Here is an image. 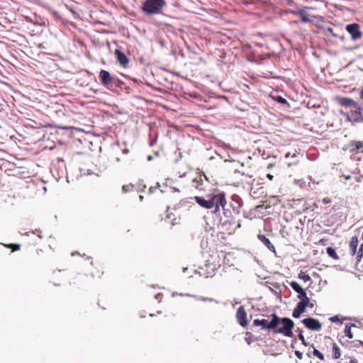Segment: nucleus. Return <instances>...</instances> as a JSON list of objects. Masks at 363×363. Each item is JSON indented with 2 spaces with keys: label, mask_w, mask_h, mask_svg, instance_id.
Masks as SVG:
<instances>
[{
  "label": "nucleus",
  "mask_w": 363,
  "mask_h": 363,
  "mask_svg": "<svg viewBox=\"0 0 363 363\" xmlns=\"http://www.w3.org/2000/svg\"><path fill=\"white\" fill-rule=\"evenodd\" d=\"M340 114L343 116H345L347 121H348V122L350 121V112H345L342 110H340Z\"/></svg>",
  "instance_id": "43"
},
{
  "label": "nucleus",
  "mask_w": 363,
  "mask_h": 363,
  "mask_svg": "<svg viewBox=\"0 0 363 363\" xmlns=\"http://www.w3.org/2000/svg\"><path fill=\"white\" fill-rule=\"evenodd\" d=\"M269 291L274 294L279 299H281V296L276 291L274 290L273 288L272 287H269Z\"/></svg>",
  "instance_id": "47"
},
{
  "label": "nucleus",
  "mask_w": 363,
  "mask_h": 363,
  "mask_svg": "<svg viewBox=\"0 0 363 363\" xmlns=\"http://www.w3.org/2000/svg\"><path fill=\"white\" fill-rule=\"evenodd\" d=\"M281 324L282 327L274 329L273 333H279L285 337H294V335L292 330L295 325L294 322L288 317H283Z\"/></svg>",
  "instance_id": "2"
},
{
  "label": "nucleus",
  "mask_w": 363,
  "mask_h": 363,
  "mask_svg": "<svg viewBox=\"0 0 363 363\" xmlns=\"http://www.w3.org/2000/svg\"><path fill=\"white\" fill-rule=\"evenodd\" d=\"M357 327L354 323H348L345 324V327L344 329V333L346 337H347L349 339L353 338V333L351 330L352 328Z\"/></svg>",
  "instance_id": "20"
},
{
  "label": "nucleus",
  "mask_w": 363,
  "mask_h": 363,
  "mask_svg": "<svg viewBox=\"0 0 363 363\" xmlns=\"http://www.w3.org/2000/svg\"><path fill=\"white\" fill-rule=\"evenodd\" d=\"M263 206H264V205H263V204L258 205V206H257L255 208V209H254V210H258V209H259V208H263Z\"/></svg>",
  "instance_id": "61"
},
{
  "label": "nucleus",
  "mask_w": 363,
  "mask_h": 363,
  "mask_svg": "<svg viewBox=\"0 0 363 363\" xmlns=\"http://www.w3.org/2000/svg\"><path fill=\"white\" fill-rule=\"evenodd\" d=\"M4 246L8 248H11L13 252L17 251L21 248V245L16 243L6 244Z\"/></svg>",
  "instance_id": "35"
},
{
  "label": "nucleus",
  "mask_w": 363,
  "mask_h": 363,
  "mask_svg": "<svg viewBox=\"0 0 363 363\" xmlns=\"http://www.w3.org/2000/svg\"><path fill=\"white\" fill-rule=\"evenodd\" d=\"M306 310V309L302 306V303H297L292 311V317L294 318H299Z\"/></svg>",
  "instance_id": "17"
},
{
  "label": "nucleus",
  "mask_w": 363,
  "mask_h": 363,
  "mask_svg": "<svg viewBox=\"0 0 363 363\" xmlns=\"http://www.w3.org/2000/svg\"><path fill=\"white\" fill-rule=\"evenodd\" d=\"M350 363H358V360L355 357H350Z\"/></svg>",
  "instance_id": "55"
},
{
  "label": "nucleus",
  "mask_w": 363,
  "mask_h": 363,
  "mask_svg": "<svg viewBox=\"0 0 363 363\" xmlns=\"http://www.w3.org/2000/svg\"><path fill=\"white\" fill-rule=\"evenodd\" d=\"M99 78L101 79V82L103 84L107 85L108 84L112 79V77L110 74V73L104 69H102L99 72Z\"/></svg>",
  "instance_id": "16"
},
{
  "label": "nucleus",
  "mask_w": 363,
  "mask_h": 363,
  "mask_svg": "<svg viewBox=\"0 0 363 363\" xmlns=\"http://www.w3.org/2000/svg\"><path fill=\"white\" fill-rule=\"evenodd\" d=\"M300 21L302 23H311L313 22V20L309 18L308 13L306 11L303 14L300 16Z\"/></svg>",
  "instance_id": "32"
},
{
  "label": "nucleus",
  "mask_w": 363,
  "mask_h": 363,
  "mask_svg": "<svg viewBox=\"0 0 363 363\" xmlns=\"http://www.w3.org/2000/svg\"><path fill=\"white\" fill-rule=\"evenodd\" d=\"M359 99L363 101V86H362L359 92Z\"/></svg>",
  "instance_id": "54"
},
{
  "label": "nucleus",
  "mask_w": 363,
  "mask_h": 363,
  "mask_svg": "<svg viewBox=\"0 0 363 363\" xmlns=\"http://www.w3.org/2000/svg\"><path fill=\"white\" fill-rule=\"evenodd\" d=\"M253 211H254V209H251L250 211L248 212H244L243 213V216L246 218H250L252 219V217L254 216H253Z\"/></svg>",
  "instance_id": "42"
},
{
  "label": "nucleus",
  "mask_w": 363,
  "mask_h": 363,
  "mask_svg": "<svg viewBox=\"0 0 363 363\" xmlns=\"http://www.w3.org/2000/svg\"><path fill=\"white\" fill-rule=\"evenodd\" d=\"M134 189H135L138 192H143L145 191L146 185L144 184L142 182H140L136 184V186H135Z\"/></svg>",
  "instance_id": "34"
},
{
  "label": "nucleus",
  "mask_w": 363,
  "mask_h": 363,
  "mask_svg": "<svg viewBox=\"0 0 363 363\" xmlns=\"http://www.w3.org/2000/svg\"><path fill=\"white\" fill-rule=\"evenodd\" d=\"M104 140L105 142H107V143L111 142V143L112 137L111 135L106 133V137L104 138Z\"/></svg>",
  "instance_id": "50"
},
{
  "label": "nucleus",
  "mask_w": 363,
  "mask_h": 363,
  "mask_svg": "<svg viewBox=\"0 0 363 363\" xmlns=\"http://www.w3.org/2000/svg\"><path fill=\"white\" fill-rule=\"evenodd\" d=\"M298 294H297V298L301 301L303 299H306V297L308 296H307V293H306V289H304L303 288L301 289V291H298V292H296Z\"/></svg>",
  "instance_id": "33"
},
{
  "label": "nucleus",
  "mask_w": 363,
  "mask_h": 363,
  "mask_svg": "<svg viewBox=\"0 0 363 363\" xmlns=\"http://www.w3.org/2000/svg\"><path fill=\"white\" fill-rule=\"evenodd\" d=\"M332 350H333V358L335 359H339L341 356V352H340V350L339 347L337 346V345L336 343L334 342L333 344Z\"/></svg>",
  "instance_id": "24"
},
{
  "label": "nucleus",
  "mask_w": 363,
  "mask_h": 363,
  "mask_svg": "<svg viewBox=\"0 0 363 363\" xmlns=\"http://www.w3.org/2000/svg\"><path fill=\"white\" fill-rule=\"evenodd\" d=\"M323 203L324 204H328V203H331V199L328 198V197H325L323 199Z\"/></svg>",
  "instance_id": "52"
},
{
  "label": "nucleus",
  "mask_w": 363,
  "mask_h": 363,
  "mask_svg": "<svg viewBox=\"0 0 363 363\" xmlns=\"http://www.w3.org/2000/svg\"><path fill=\"white\" fill-rule=\"evenodd\" d=\"M342 177L346 179V180H349L351 179V176L350 175H342Z\"/></svg>",
  "instance_id": "63"
},
{
  "label": "nucleus",
  "mask_w": 363,
  "mask_h": 363,
  "mask_svg": "<svg viewBox=\"0 0 363 363\" xmlns=\"http://www.w3.org/2000/svg\"><path fill=\"white\" fill-rule=\"evenodd\" d=\"M271 320H268L269 330H274V329L277 328L278 325L281 324L282 318L279 317L275 312L271 315Z\"/></svg>",
  "instance_id": "14"
},
{
  "label": "nucleus",
  "mask_w": 363,
  "mask_h": 363,
  "mask_svg": "<svg viewBox=\"0 0 363 363\" xmlns=\"http://www.w3.org/2000/svg\"><path fill=\"white\" fill-rule=\"evenodd\" d=\"M252 324L253 326L261 327L262 330H269L268 319H255Z\"/></svg>",
  "instance_id": "18"
},
{
  "label": "nucleus",
  "mask_w": 363,
  "mask_h": 363,
  "mask_svg": "<svg viewBox=\"0 0 363 363\" xmlns=\"http://www.w3.org/2000/svg\"><path fill=\"white\" fill-rule=\"evenodd\" d=\"M162 294L161 293H158V294H157L155 295V298H156V299H158V298H160V297H162Z\"/></svg>",
  "instance_id": "62"
},
{
  "label": "nucleus",
  "mask_w": 363,
  "mask_h": 363,
  "mask_svg": "<svg viewBox=\"0 0 363 363\" xmlns=\"http://www.w3.org/2000/svg\"><path fill=\"white\" fill-rule=\"evenodd\" d=\"M343 150H348L350 153L359 154L363 152V141L351 140L342 148Z\"/></svg>",
  "instance_id": "5"
},
{
  "label": "nucleus",
  "mask_w": 363,
  "mask_h": 363,
  "mask_svg": "<svg viewBox=\"0 0 363 363\" xmlns=\"http://www.w3.org/2000/svg\"><path fill=\"white\" fill-rule=\"evenodd\" d=\"M298 278L299 279L303 280L306 282L309 281L311 279L309 274L302 270L298 273Z\"/></svg>",
  "instance_id": "29"
},
{
  "label": "nucleus",
  "mask_w": 363,
  "mask_h": 363,
  "mask_svg": "<svg viewBox=\"0 0 363 363\" xmlns=\"http://www.w3.org/2000/svg\"><path fill=\"white\" fill-rule=\"evenodd\" d=\"M336 101L342 106L345 108H354L359 103L350 97L337 96Z\"/></svg>",
  "instance_id": "11"
},
{
  "label": "nucleus",
  "mask_w": 363,
  "mask_h": 363,
  "mask_svg": "<svg viewBox=\"0 0 363 363\" xmlns=\"http://www.w3.org/2000/svg\"><path fill=\"white\" fill-rule=\"evenodd\" d=\"M306 306H307V308H313L314 306V304L313 302H311L310 301V303L308 304H307Z\"/></svg>",
  "instance_id": "59"
},
{
  "label": "nucleus",
  "mask_w": 363,
  "mask_h": 363,
  "mask_svg": "<svg viewBox=\"0 0 363 363\" xmlns=\"http://www.w3.org/2000/svg\"><path fill=\"white\" fill-rule=\"evenodd\" d=\"M340 343L343 346L347 347L349 349L358 348L361 345V340H355L352 341L346 340L345 343L340 340Z\"/></svg>",
  "instance_id": "19"
},
{
  "label": "nucleus",
  "mask_w": 363,
  "mask_h": 363,
  "mask_svg": "<svg viewBox=\"0 0 363 363\" xmlns=\"http://www.w3.org/2000/svg\"><path fill=\"white\" fill-rule=\"evenodd\" d=\"M171 189H172L173 192H179V189L177 187H172Z\"/></svg>",
  "instance_id": "60"
},
{
  "label": "nucleus",
  "mask_w": 363,
  "mask_h": 363,
  "mask_svg": "<svg viewBox=\"0 0 363 363\" xmlns=\"http://www.w3.org/2000/svg\"><path fill=\"white\" fill-rule=\"evenodd\" d=\"M245 340L248 345H250L252 342L257 340V338L250 332H247L245 333Z\"/></svg>",
  "instance_id": "28"
},
{
  "label": "nucleus",
  "mask_w": 363,
  "mask_h": 363,
  "mask_svg": "<svg viewBox=\"0 0 363 363\" xmlns=\"http://www.w3.org/2000/svg\"><path fill=\"white\" fill-rule=\"evenodd\" d=\"M361 105L358 104L354 109L350 111V121L352 124L363 123V117H362Z\"/></svg>",
  "instance_id": "7"
},
{
  "label": "nucleus",
  "mask_w": 363,
  "mask_h": 363,
  "mask_svg": "<svg viewBox=\"0 0 363 363\" xmlns=\"http://www.w3.org/2000/svg\"><path fill=\"white\" fill-rule=\"evenodd\" d=\"M223 213L226 218H230L231 216V211L229 209L225 208V206L223 208Z\"/></svg>",
  "instance_id": "45"
},
{
  "label": "nucleus",
  "mask_w": 363,
  "mask_h": 363,
  "mask_svg": "<svg viewBox=\"0 0 363 363\" xmlns=\"http://www.w3.org/2000/svg\"><path fill=\"white\" fill-rule=\"evenodd\" d=\"M296 332L298 333V339L301 341V344L303 345L304 346H310V344L309 342H306V340H305V337L303 335V330L298 328L296 330Z\"/></svg>",
  "instance_id": "26"
},
{
  "label": "nucleus",
  "mask_w": 363,
  "mask_h": 363,
  "mask_svg": "<svg viewBox=\"0 0 363 363\" xmlns=\"http://www.w3.org/2000/svg\"><path fill=\"white\" fill-rule=\"evenodd\" d=\"M260 284L268 287L269 289L271 287L270 285H272V283L269 281L261 282Z\"/></svg>",
  "instance_id": "56"
},
{
  "label": "nucleus",
  "mask_w": 363,
  "mask_h": 363,
  "mask_svg": "<svg viewBox=\"0 0 363 363\" xmlns=\"http://www.w3.org/2000/svg\"><path fill=\"white\" fill-rule=\"evenodd\" d=\"M357 256H356V262H355V269H358V264H359V262H361L362 257H363V251L361 249L360 250H358L356 253Z\"/></svg>",
  "instance_id": "30"
},
{
  "label": "nucleus",
  "mask_w": 363,
  "mask_h": 363,
  "mask_svg": "<svg viewBox=\"0 0 363 363\" xmlns=\"http://www.w3.org/2000/svg\"><path fill=\"white\" fill-rule=\"evenodd\" d=\"M359 48V45H355L354 46H351V47H344V48H342V50L345 51V52H350V51H353L356 49H358Z\"/></svg>",
  "instance_id": "38"
},
{
  "label": "nucleus",
  "mask_w": 363,
  "mask_h": 363,
  "mask_svg": "<svg viewBox=\"0 0 363 363\" xmlns=\"http://www.w3.org/2000/svg\"><path fill=\"white\" fill-rule=\"evenodd\" d=\"M347 319H350V318L342 317V319H340V317L338 315H333V316H331L330 318H329V320L330 322H332L333 323H337V324H342L343 320H347Z\"/></svg>",
  "instance_id": "25"
},
{
  "label": "nucleus",
  "mask_w": 363,
  "mask_h": 363,
  "mask_svg": "<svg viewBox=\"0 0 363 363\" xmlns=\"http://www.w3.org/2000/svg\"><path fill=\"white\" fill-rule=\"evenodd\" d=\"M301 323L308 330L320 331L322 328L321 323L316 318L308 317L301 320Z\"/></svg>",
  "instance_id": "3"
},
{
  "label": "nucleus",
  "mask_w": 363,
  "mask_h": 363,
  "mask_svg": "<svg viewBox=\"0 0 363 363\" xmlns=\"http://www.w3.org/2000/svg\"><path fill=\"white\" fill-rule=\"evenodd\" d=\"M116 146L120 149L122 154H128V153L129 150L127 147H124V148L121 149L118 141H115V147Z\"/></svg>",
  "instance_id": "40"
},
{
  "label": "nucleus",
  "mask_w": 363,
  "mask_h": 363,
  "mask_svg": "<svg viewBox=\"0 0 363 363\" xmlns=\"http://www.w3.org/2000/svg\"><path fill=\"white\" fill-rule=\"evenodd\" d=\"M325 251L328 257L333 258V259L337 260L340 259L337 253L336 252V249L331 246L327 247L325 248Z\"/></svg>",
  "instance_id": "21"
},
{
  "label": "nucleus",
  "mask_w": 363,
  "mask_h": 363,
  "mask_svg": "<svg viewBox=\"0 0 363 363\" xmlns=\"http://www.w3.org/2000/svg\"><path fill=\"white\" fill-rule=\"evenodd\" d=\"M194 297L196 298L197 300L202 301H215L218 303L215 299L212 298H208V297H203V296H197L194 295Z\"/></svg>",
  "instance_id": "37"
},
{
  "label": "nucleus",
  "mask_w": 363,
  "mask_h": 363,
  "mask_svg": "<svg viewBox=\"0 0 363 363\" xmlns=\"http://www.w3.org/2000/svg\"><path fill=\"white\" fill-rule=\"evenodd\" d=\"M194 199L201 207L204 208L206 209H211L215 206L214 199H206L203 196H195Z\"/></svg>",
  "instance_id": "9"
},
{
  "label": "nucleus",
  "mask_w": 363,
  "mask_h": 363,
  "mask_svg": "<svg viewBox=\"0 0 363 363\" xmlns=\"http://www.w3.org/2000/svg\"><path fill=\"white\" fill-rule=\"evenodd\" d=\"M38 4H39V5H41V6H42L43 7H44V8H46L48 10H49V11H52V13H53V15H54L55 16H58V13H57L56 11L53 10L51 7H50V6H45V5H44V4H40V3H39Z\"/></svg>",
  "instance_id": "44"
},
{
  "label": "nucleus",
  "mask_w": 363,
  "mask_h": 363,
  "mask_svg": "<svg viewBox=\"0 0 363 363\" xmlns=\"http://www.w3.org/2000/svg\"><path fill=\"white\" fill-rule=\"evenodd\" d=\"M147 161H152L153 160L152 155H148L147 157Z\"/></svg>",
  "instance_id": "64"
},
{
  "label": "nucleus",
  "mask_w": 363,
  "mask_h": 363,
  "mask_svg": "<svg viewBox=\"0 0 363 363\" xmlns=\"http://www.w3.org/2000/svg\"><path fill=\"white\" fill-rule=\"evenodd\" d=\"M232 198L233 199H234V198H235L238 200V205H237V206H234L233 204L231 206L233 208V211L235 213L238 214L240 213V207L242 205V201L241 198L238 195H237V194H233L232 196Z\"/></svg>",
  "instance_id": "23"
},
{
  "label": "nucleus",
  "mask_w": 363,
  "mask_h": 363,
  "mask_svg": "<svg viewBox=\"0 0 363 363\" xmlns=\"http://www.w3.org/2000/svg\"><path fill=\"white\" fill-rule=\"evenodd\" d=\"M135 186L133 184H129L127 185H123L122 187L123 193H127L132 191L134 189Z\"/></svg>",
  "instance_id": "36"
},
{
  "label": "nucleus",
  "mask_w": 363,
  "mask_h": 363,
  "mask_svg": "<svg viewBox=\"0 0 363 363\" xmlns=\"http://www.w3.org/2000/svg\"><path fill=\"white\" fill-rule=\"evenodd\" d=\"M65 164L64 163V160L62 158H57V162L54 164V166L51 169V172L57 171V177L56 179H59L62 177L65 174ZM54 174V173H52Z\"/></svg>",
  "instance_id": "10"
},
{
  "label": "nucleus",
  "mask_w": 363,
  "mask_h": 363,
  "mask_svg": "<svg viewBox=\"0 0 363 363\" xmlns=\"http://www.w3.org/2000/svg\"><path fill=\"white\" fill-rule=\"evenodd\" d=\"M358 244V237L357 235L352 236L349 243L350 251L352 256H354L356 255L357 252Z\"/></svg>",
  "instance_id": "15"
},
{
  "label": "nucleus",
  "mask_w": 363,
  "mask_h": 363,
  "mask_svg": "<svg viewBox=\"0 0 363 363\" xmlns=\"http://www.w3.org/2000/svg\"><path fill=\"white\" fill-rule=\"evenodd\" d=\"M310 298L308 296L306 297V299H303L301 301H299L298 303H302V306L306 309L307 308V304L310 303Z\"/></svg>",
  "instance_id": "39"
},
{
  "label": "nucleus",
  "mask_w": 363,
  "mask_h": 363,
  "mask_svg": "<svg viewBox=\"0 0 363 363\" xmlns=\"http://www.w3.org/2000/svg\"><path fill=\"white\" fill-rule=\"evenodd\" d=\"M155 190H156V187L150 186L149 189V191H148L149 194H151L154 193Z\"/></svg>",
  "instance_id": "57"
},
{
  "label": "nucleus",
  "mask_w": 363,
  "mask_h": 363,
  "mask_svg": "<svg viewBox=\"0 0 363 363\" xmlns=\"http://www.w3.org/2000/svg\"><path fill=\"white\" fill-rule=\"evenodd\" d=\"M258 240L272 252L276 254L274 245L271 242L270 240L264 234L259 233L257 235Z\"/></svg>",
  "instance_id": "13"
},
{
  "label": "nucleus",
  "mask_w": 363,
  "mask_h": 363,
  "mask_svg": "<svg viewBox=\"0 0 363 363\" xmlns=\"http://www.w3.org/2000/svg\"><path fill=\"white\" fill-rule=\"evenodd\" d=\"M347 33L350 35L352 40H357L362 37V32L360 30V26L357 23L347 24L345 28Z\"/></svg>",
  "instance_id": "4"
},
{
  "label": "nucleus",
  "mask_w": 363,
  "mask_h": 363,
  "mask_svg": "<svg viewBox=\"0 0 363 363\" xmlns=\"http://www.w3.org/2000/svg\"><path fill=\"white\" fill-rule=\"evenodd\" d=\"M310 347H313V350L312 352L313 356H315V357L318 358L320 360H324L325 359V357H324V354L320 352L318 350H317L315 347H314V345L313 344H311L310 345Z\"/></svg>",
  "instance_id": "27"
},
{
  "label": "nucleus",
  "mask_w": 363,
  "mask_h": 363,
  "mask_svg": "<svg viewBox=\"0 0 363 363\" xmlns=\"http://www.w3.org/2000/svg\"><path fill=\"white\" fill-rule=\"evenodd\" d=\"M123 84V82L118 79L115 78V86H121Z\"/></svg>",
  "instance_id": "51"
},
{
  "label": "nucleus",
  "mask_w": 363,
  "mask_h": 363,
  "mask_svg": "<svg viewBox=\"0 0 363 363\" xmlns=\"http://www.w3.org/2000/svg\"><path fill=\"white\" fill-rule=\"evenodd\" d=\"M214 207H215L214 209L212 211L213 213H217L218 212L220 211V206L215 205Z\"/></svg>",
  "instance_id": "53"
},
{
  "label": "nucleus",
  "mask_w": 363,
  "mask_h": 363,
  "mask_svg": "<svg viewBox=\"0 0 363 363\" xmlns=\"http://www.w3.org/2000/svg\"><path fill=\"white\" fill-rule=\"evenodd\" d=\"M305 12H306L305 9H300L296 11H291V13H293L294 15H296V16H301L302 14H303Z\"/></svg>",
  "instance_id": "41"
},
{
  "label": "nucleus",
  "mask_w": 363,
  "mask_h": 363,
  "mask_svg": "<svg viewBox=\"0 0 363 363\" xmlns=\"http://www.w3.org/2000/svg\"><path fill=\"white\" fill-rule=\"evenodd\" d=\"M115 59L123 68H127L129 65V58L126 54L123 52L120 48L115 49Z\"/></svg>",
  "instance_id": "6"
},
{
  "label": "nucleus",
  "mask_w": 363,
  "mask_h": 363,
  "mask_svg": "<svg viewBox=\"0 0 363 363\" xmlns=\"http://www.w3.org/2000/svg\"><path fill=\"white\" fill-rule=\"evenodd\" d=\"M166 5L164 0H145L141 6L142 11L147 16L161 13Z\"/></svg>",
  "instance_id": "1"
},
{
  "label": "nucleus",
  "mask_w": 363,
  "mask_h": 363,
  "mask_svg": "<svg viewBox=\"0 0 363 363\" xmlns=\"http://www.w3.org/2000/svg\"><path fill=\"white\" fill-rule=\"evenodd\" d=\"M212 199H214L215 205L221 206L223 208L226 206L225 193L219 191L216 194H212Z\"/></svg>",
  "instance_id": "12"
},
{
  "label": "nucleus",
  "mask_w": 363,
  "mask_h": 363,
  "mask_svg": "<svg viewBox=\"0 0 363 363\" xmlns=\"http://www.w3.org/2000/svg\"><path fill=\"white\" fill-rule=\"evenodd\" d=\"M267 177L269 179V180H272L273 178H274V176L271 174H267Z\"/></svg>",
  "instance_id": "58"
},
{
  "label": "nucleus",
  "mask_w": 363,
  "mask_h": 363,
  "mask_svg": "<svg viewBox=\"0 0 363 363\" xmlns=\"http://www.w3.org/2000/svg\"><path fill=\"white\" fill-rule=\"evenodd\" d=\"M290 286L293 289V290L296 292L301 291L303 288L297 281H291L289 283Z\"/></svg>",
  "instance_id": "31"
},
{
  "label": "nucleus",
  "mask_w": 363,
  "mask_h": 363,
  "mask_svg": "<svg viewBox=\"0 0 363 363\" xmlns=\"http://www.w3.org/2000/svg\"><path fill=\"white\" fill-rule=\"evenodd\" d=\"M272 99L274 101L279 104L284 105L288 108L290 107V104L288 101L281 95L273 96Z\"/></svg>",
  "instance_id": "22"
},
{
  "label": "nucleus",
  "mask_w": 363,
  "mask_h": 363,
  "mask_svg": "<svg viewBox=\"0 0 363 363\" xmlns=\"http://www.w3.org/2000/svg\"><path fill=\"white\" fill-rule=\"evenodd\" d=\"M80 172L82 174H87L91 175L92 174V172L90 169H84L82 168H79Z\"/></svg>",
  "instance_id": "46"
},
{
  "label": "nucleus",
  "mask_w": 363,
  "mask_h": 363,
  "mask_svg": "<svg viewBox=\"0 0 363 363\" xmlns=\"http://www.w3.org/2000/svg\"><path fill=\"white\" fill-rule=\"evenodd\" d=\"M326 32L331 34L334 37H337V34L333 33V28L331 27H328L326 29Z\"/></svg>",
  "instance_id": "49"
},
{
  "label": "nucleus",
  "mask_w": 363,
  "mask_h": 363,
  "mask_svg": "<svg viewBox=\"0 0 363 363\" xmlns=\"http://www.w3.org/2000/svg\"><path fill=\"white\" fill-rule=\"evenodd\" d=\"M236 318L238 320V324L245 328L247 327L248 325V321L247 319V313L245 310V308L243 306H240L236 312Z\"/></svg>",
  "instance_id": "8"
},
{
  "label": "nucleus",
  "mask_w": 363,
  "mask_h": 363,
  "mask_svg": "<svg viewBox=\"0 0 363 363\" xmlns=\"http://www.w3.org/2000/svg\"><path fill=\"white\" fill-rule=\"evenodd\" d=\"M294 354L296 355V357L299 359H301L302 357H303V352H301V351L299 350H295L294 351Z\"/></svg>",
  "instance_id": "48"
}]
</instances>
